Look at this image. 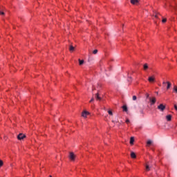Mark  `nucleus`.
I'll return each mask as SVG.
<instances>
[{"mask_svg":"<svg viewBox=\"0 0 177 177\" xmlns=\"http://www.w3.org/2000/svg\"><path fill=\"white\" fill-rule=\"evenodd\" d=\"M147 97L149 100V102L151 106H153V104H155L156 103V98L155 97H149V94L147 95Z\"/></svg>","mask_w":177,"mask_h":177,"instance_id":"f257e3e1","label":"nucleus"},{"mask_svg":"<svg viewBox=\"0 0 177 177\" xmlns=\"http://www.w3.org/2000/svg\"><path fill=\"white\" fill-rule=\"evenodd\" d=\"M25 138H26V135H24L21 133L17 136L18 140H23V139H24Z\"/></svg>","mask_w":177,"mask_h":177,"instance_id":"f03ea898","label":"nucleus"},{"mask_svg":"<svg viewBox=\"0 0 177 177\" xmlns=\"http://www.w3.org/2000/svg\"><path fill=\"white\" fill-rule=\"evenodd\" d=\"M158 109L160 111H164V110H165V106H164L162 104H160L159 106H158Z\"/></svg>","mask_w":177,"mask_h":177,"instance_id":"7ed1b4c3","label":"nucleus"},{"mask_svg":"<svg viewBox=\"0 0 177 177\" xmlns=\"http://www.w3.org/2000/svg\"><path fill=\"white\" fill-rule=\"evenodd\" d=\"M69 158L71 160V161H74V160H75V155H74V153H70Z\"/></svg>","mask_w":177,"mask_h":177,"instance_id":"20e7f679","label":"nucleus"},{"mask_svg":"<svg viewBox=\"0 0 177 177\" xmlns=\"http://www.w3.org/2000/svg\"><path fill=\"white\" fill-rule=\"evenodd\" d=\"M89 115V112L84 111L82 113V117H84V118H86V116Z\"/></svg>","mask_w":177,"mask_h":177,"instance_id":"39448f33","label":"nucleus"},{"mask_svg":"<svg viewBox=\"0 0 177 177\" xmlns=\"http://www.w3.org/2000/svg\"><path fill=\"white\" fill-rule=\"evenodd\" d=\"M130 2L132 5H136L139 2V0H131Z\"/></svg>","mask_w":177,"mask_h":177,"instance_id":"423d86ee","label":"nucleus"},{"mask_svg":"<svg viewBox=\"0 0 177 177\" xmlns=\"http://www.w3.org/2000/svg\"><path fill=\"white\" fill-rule=\"evenodd\" d=\"M153 144V141H151V140H149L147 142V146L148 147H149V146H151V145Z\"/></svg>","mask_w":177,"mask_h":177,"instance_id":"0eeeda50","label":"nucleus"},{"mask_svg":"<svg viewBox=\"0 0 177 177\" xmlns=\"http://www.w3.org/2000/svg\"><path fill=\"white\" fill-rule=\"evenodd\" d=\"M166 120H167V121H171V120H172V115H167Z\"/></svg>","mask_w":177,"mask_h":177,"instance_id":"6e6552de","label":"nucleus"},{"mask_svg":"<svg viewBox=\"0 0 177 177\" xmlns=\"http://www.w3.org/2000/svg\"><path fill=\"white\" fill-rule=\"evenodd\" d=\"M75 50V48L74 46H73V45H71L69 46V50L70 52H74V50Z\"/></svg>","mask_w":177,"mask_h":177,"instance_id":"1a4fd4ad","label":"nucleus"},{"mask_svg":"<svg viewBox=\"0 0 177 177\" xmlns=\"http://www.w3.org/2000/svg\"><path fill=\"white\" fill-rule=\"evenodd\" d=\"M131 158H136V154L135 152H131Z\"/></svg>","mask_w":177,"mask_h":177,"instance_id":"9d476101","label":"nucleus"},{"mask_svg":"<svg viewBox=\"0 0 177 177\" xmlns=\"http://www.w3.org/2000/svg\"><path fill=\"white\" fill-rule=\"evenodd\" d=\"M133 142H135V138L133 137H131L130 145H133Z\"/></svg>","mask_w":177,"mask_h":177,"instance_id":"9b49d317","label":"nucleus"},{"mask_svg":"<svg viewBox=\"0 0 177 177\" xmlns=\"http://www.w3.org/2000/svg\"><path fill=\"white\" fill-rule=\"evenodd\" d=\"M148 80L149 82H154V77H149Z\"/></svg>","mask_w":177,"mask_h":177,"instance_id":"f8f14e48","label":"nucleus"},{"mask_svg":"<svg viewBox=\"0 0 177 177\" xmlns=\"http://www.w3.org/2000/svg\"><path fill=\"white\" fill-rule=\"evenodd\" d=\"M95 97H96L97 100H102V97H100L99 96V93L95 94Z\"/></svg>","mask_w":177,"mask_h":177,"instance_id":"ddd939ff","label":"nucleus"},{"mask_svg":"<svg viewBox=\"0 0 177 177\" xmlns=\"http://www.w3.org/2000/svg\"><path fill=\"white\" fill-rule=\"evenodd\" d=\"M122 109H123V111H128V106H127V105H124L122 106Z\"/></svg>","mask_w":177,"mask_h":177,"instance_id":"4468645a","label":"nucleus"},{"mask_svg":"<svg viewBox=\"0 0 177 177\" xmlns=\"http://www.w3.org/2000/svg\"><path fill=\"white\" fill-rule=\"evenodd\" d=\"M143 68L145 71L147 70V68H149V65H147V64H145Z\"/></svg>","mask_w":177,"mask_h":177,"instance_id":"2eb2a0df","label":"nucleus"},{"mask_svg":"<svg viewBox=\"0 0 177 177\" xmlns=\"http://www.w3.org/2000/svg\"><path fill=\"white\" fill-rule=\"evenodd\" d=\"M145 169L148 172V171H150V166L149 165H146Z\"/></svg>","mask_w":177,"mask_h":177,"instance_id":"dca6fc26","label":"nucleus"},{"mask_svg":"<svg viewBox=\"0 0 177 177\" xmlns=\"http://www.w3.org/2000/svg\"><path fill=\"white\" fill-rule=\"evenodd\" d=\"M79 64L80 66H82L84 64V60H81L79 59Z\"/></svg>","mask_w":177,"mask_h":177,"instance_id":"f3484780","label":"nucleus"},{"mask_svg":"<svg viewBox=\"0 0 177 177\" xmlns=\"http://www.w3.org/2000/svg\"><path fill=\"white\" fill-rule=\"evenodd\" d=\"M169 88H171V83L169 82H167V89H169Z\"/></svg>","mask_w":177,"mask_h":177,"instance_id":"a211bd4d","label":"nucleus"},{"mask_svg":"<svg viewBox=\"0 0 177 177\" xmlns=\"http://www.w3.org/2000/svg\"><path fill=\"white\" fill-rule=\"evenodd\" d=\"M93 55H97V50H94L93 51Z\"/></svg>","mask_w":177,"mask_h":177,"instance_id":"6ab92c4d","label":"nucleus"},{"mask_svg":"<svg viewBox=\"0 0 177 177\" xmlns=\"http://www.w3.org/2000/svg\"><path fill=\"white\" fill-rule=\"evenodd\" d=\"M108 114H109V115H113V111H108Z\"/></svg>","mask_w":177,"mask_h":177,"instance_id":"aec40b11","label":"nucleus"},{"mask_svg":"<svg viewBox=\"0 0 177 177\" xmlns=\"http://www.w3.org/2000/svg\"><path fill=\"white\" fill-rule=\"evenodd\" d=\"M3 165V161L0 160V167H2Z\"/></svg>","mask_w":177,"mask_h":177,"instance_id":"412c9836","label":"nucleus"},{"mask_svg":"<svg viewBox=\"0 0 177 177\" xmlns=\"http://www.w3.org/2000/svg\"><path fill=\"white\" fill-rule=\"evenodd\" d=\"M0 15H1V16H3V15H5V12H2V11H0Z\"/></svg>","mask_w":177,"mask_h":177,"instance_id":"4be33fe9","label":"nucleus"},{"mask_svg":"<svg viewBox=\"0 0 177 177\" xmlns=\"http://www.w3.org/2000/svg\"><path fill=\"white\" fill-rule=\"evenodd\" d=\"M136 99H137L136 95H133V100H136Z\"/></svg>","mask_w":177,"mask_h":177,"instance_id":"5701e85b","label":"nucleus"},{"mask_svg":"<svg viewBox=\"0 0 177 177\" xmlns=\"http://www.w3.org/2000/svg\"><path fill=\"white\" fill-rule=\"evenodd\" d=\"M162 23H166V22H167V19H163L162 20Z\"/></svg>","mask_w":177,"mask_h":177,"instance_id":"b1692460","label":"nucleus"},{"mask_svg":"<svg viewBox=\"0 0 177 177\" xmlns=\"http://www.w3.org/2000/svg\"><path fill=\"white\" fill-rule=\"evenodd\" d=\"M126 123H127V124H129V119H127V120H126Z\"/></svg>","mask_w":177,"mask_h":177,"instance_id":"393cba45","label":"nucleus"},{"mask_svg":"<svg viewBox=\"0 0 177 177\" xmlns=\"http://www.w3.org/2000/svg\"><path fill=\"white\" fill-rule=\"evenodd\" d=\"M93 100H95V99L93 97L91 98V100H90V103H92V102H93Z\"/></svg>","mask_w":177,"mask_h":177,"instance_id":"a878e982","label":"nucleus"},{"mask_svg":"<svg viewBox=\"0 0 177 177\" xmlns=\"http://www.w3.org/2000/svg\"><path fill=\"white\" fill-rule=\"evenodd\" d=\"M131 80H132V77H128V80H127V81H131Z\"/></svg>","mask_w":177,"mask_h":177,"instance_id":"bb28decb","label":"nucleus"},{"mask_svg":"<svg viewBox=\"0 0 177 177\" xmlns=\"http://www.w3.org/2000/svg\"><path fill=\"white\" fill-rule=\"evenodd\" d=\"M174 109L177 111V105L176 104L174 105Z\"/></svg>","mask_w":177,"mask_h":177,"instance_id":"cd10ccee","label":"nucleus"},{"mask_svg":"<svg viewBox=\"0 0 177 177\" xmlns=\"http://www.w3.org/2000/svg\"><path fill=\"white\" fill-rule=\"evenodd\" d=\"M157 15H158V13L156 12V19H157Z\"/></svg>","mask_w":177,"mask_h":177,"instance_id":"c85d7f7f","label":"nucleus"},{"mask_svg":"<svg viewBox=\"0 0 177 177\" xmlns=\"http://www.w3.org/2000/svg\"><path fill=\"white\" fill-rule=\"evenodd\" d=\"M156 95H157V96H158V92H156Z\"/></svg>","mask_w":177,"mask_h":177,"instance_id":"c756f323","label":"nucleus"},{"mask_svg":"<svg viewBox=\"0 0 177 177\" xmlns=\"http://www.w3.org/2000/svg\"><path fill=\"white\" fill-rule=\"evenodd\" d=\"M50 177H52V176H50Z\"/></svg>","mask_w":177,"mask_h":177,"instance_id":"7c9ffc66","label":"nucleus"}]
</instances>
